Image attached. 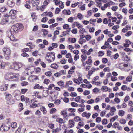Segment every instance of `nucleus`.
<instances>
[{"label": "nucleus", "instance_id": "1", "mask_svg": "<svg viewBox=\"0 0 133 133\" xmlns=\"http://www.w3.org/2000/svg\"><path fill=\"white\" fill-rule=\"evenodd\" d=\"M19 76L18 75L9 72L7 73L5 76V78L9 81H12L15 78H17Z\"/></svg>", "mask_w": 133, "mask_h": 133}, {"label": "nucleus", "instance_id": "2", "mask_svg": "<svg viewBox=\"0 0 133 133\" xmlns=\"http://www.w3.org/2000/svg\"><path fill=\"white\" fill-rule=\"evenodd\" d=\"M4 56L6 59H9L10 58L11 51L9 48L7 47H4L2 50Z\"/></svg>", "mask_w": 133, "mask_h": 133}, {"label": "nucleus", "instance_id": "3", "mask_svg": "<svg viewBox=\"0 0 133 133\" xmlns=\"http://www.w3.org/2000/svg\"><path fill=\"white\" fill-rule=\"evenodd\" d=\"M55 58V53L54 52H48L46 54L45 59L48 62H52Z\"/></svg>", "mask_w": 133, "mask_h": 133}, {"label": "nucleus", "instance_id": "4", "mask_svg": "<svg viewBox=\"0 0 133 133\" xmlns=\"http://www.w3.org/2000/svg\"><path fill=\"white\" fill-rule=\"evenodd\" d=\"M8 121L5 124L3 125V131H8L10 128L11 126L9 125V123L10 124L9 121L10 120V118H9L7 119Z\"/></svg>", "mask_w": 133, "mask_h": 133}, {"label": "nucleus", "instance_id": "5", "mask_svg": "<svg viewBox=\"0 0 133 133\" xmlns=\"http://www.w3.org/2000/svg\"><path fill=\"white\" fill-rule=\"evenodd\" d=\"M16 10H11L9 13V16H10L12 19H15L16 17Z\"/></svg>", "mask_w": 133, "mask_h": 133}, {"label": "nucleus", "instance_id": "6", "mask_svg": "<svg viewBox=\"0 0 133 133\" xmlns=\"http://www.w3.org/2000/svg\"><path fill=\"white\" fill-rule=\"evenodd\" d=\"M20 68L19 64L16 62H14L13 64L11 65L10 67V68L17 70Z\"/></svg>", "mask_w": 133, "mask_h": 133}, {"label": "nucleus", "instance_id": "7", "mask_svg": "<svg viewBox=\"0 0 133 133\" xmlns=\"http://www.w3.org/2000/svg\"><path fill=\"white\" fill-rule=\"evenodd\" d=\"M20 28V25L17 23L12 27L11 30H12L15 32H17L18 31Z\"/></svg>", "mask_w": 133, "mask_h": 133}, {"label": "nucleus", "instance_id": "8", "mask_svg": "<svg viewBox=\"0 0 133 133\" xmlns=\"http://www.w3.org/2000/svg\"><path fill=\"white\" fill-rule=\"evenodd\" d=\"M8 37L10 38V40L12 41H16L17 40L16 39H15L13 35H12L11 32L10 31H8L7 33Z\"/></svg>", "mask_w": 133, "mask_h": 133}, {"label": "nucleus", "instance_id": "9", "mask_svg": "<svg viewBox=\"0 0 133 133\" xmlns=\"http://www.w3.org/2000/svg\"><path fill=\"white\" fill-rule=\"evenodd\" d=\"M9 16L8 15H4L3 19L2 20V24H5L6 22H8L9 21Z\"/></svg>", "mask_w": 133, "mask_h": 133}, {"label": "nucleus", "instance_id": "10", "mask_svg": "<svg viewBox=\"0 0 133 133\" xmlns=\"http://www.w3.org/2000/svg\"><path fill=\"white\" fill-rule=\"evenodd\" d=\"M75 123L73 120H69L68 123V128H72L74 126Z\"/></svg>", "mask_w": 133, "mask_h": 133}, {"label": "nucleus", "instance_id": "11", "mask_svg": "<svg viewBox=\"0 0 133 133\" xmlns=\"http://www.w3.org/2000/svg\"><path fill=\"white\" fill-rule=\"evenodd\" d=\"M9 85L8 84H4L1 86L0 90L1 91H5L7 89Z\"/></svg>", "mask_w": 133, "mask_h": 133}, {"label": "nucleus", "instance_id": "12", "mask_svg": "<svg viewBox=\"0 0 133 133\" xmlns=\"http://www.w3.org/2000/svg\"><path fill=\"white\" fill-rule=\"evenodd\" d=\"M44 16H49L50 17H52L53 16L52 13L51 12H45L43 13L41 15Z\"/></svg>", "mask_w": 133, "mask_h": 133}, {"label": "nucleus", "instance_id": "13", "mask_svg": "<svg viewBox=\"0 0 133 133\" xmlns=\"http://www.w3.org/2000/svg\"><path fill=\"white\" fill-rule=\"evenodd\" d=\"M121 89L123 91L127 90L129 91L131 90V88L125 85L122 86L121 87Z\"/></svg>", "mask_w": 133, "mask_h": 133}, {"label": "nucleus", "instance_id": "14", "mask_svg": "<svg viewBox=\"0 0 133 133\" xmlns=\"http://www.w3.org/2000/svg\"><path fill=\"white\" fill-rule=\"evenodd\" d=\"M50 96L51 97L52 99H55L56 98L57 95L56 94V93L55 92H50Z\"/></svg>", "mask_w": 133, "mask_h": 133}, {"label": "nucleus", "instance_id": "15", "mask_svg": "<svg viewBox=\"0 0 133 133\" xmlns=\"http://www.w3.org/2000/svg\"><path fill=\"white\" fill-rule=\"evenodd\" d=\"M7 2L8 5L10 7H12L14 5L13 0H8Z\"/></svg>", "mask_w": 133, "mask_h": 133}, {"label": "nucleus", "instance_id": "16", "mask_svg": "<svg viewBox=\"0 0 133 133\" xmlns=\"http://www.w3.org/2000/svg\"><path fill=\"white\" fill-rule=\"evenodd\" d=\"M82 116L83 117H86L87 119H88L91 115L90 113H87L86 112H84L82 114Z\"/></svg>", "mask_w": 133, "mask_h": 133}, {"label": "nucleus", "instance_id": "17", "mask_svg": "<svg viewBox=\"0 0 133 133\" xmlns=\"http://www.w3.org/2000/svg\"><path fill=\"white\" fill-rule=\"evenodd\" d=\"M32 4L33 6L34 7L35 6L34 4L36 5H38L39 3V0H32Z\"/></svg>", "mask_w": 133, "mask_h": 133}, {"label": "nucleus", "instance_id": "18", "mask_svg": "<svg viewBox=\"0 0 133 133\" xmlns=\"http://www.w3.org/2000/svg\"><path fill=\"white\" fill-rule=\"evenodd\" d=\"M34 89H43L44 88L42 86H40L39 85L37 84H35V86L34 87Z\"/></svg>", "mask_w": 133, "mask_h": 133}, {"label": "nucleus", "instance_id": "19", "mask_svg": "<svg viewBox=\"0 0 133 133\" xmlns=\"http://www.w3.org/2000/svg\"><path fill=\"white\" fill-rule=\"evenodd\" d=\"M125 43L124 44V47H128L131 44V42H130L129 40H126L125 41Z\"/></svg>", "mask_w": 133, "mask_h": 133}, {"label": "nucleus", "instance_id": "20", "mask_svg": "<svg viewBox=\"0 0 133 133\" xmlns=\"http://www.w3.org/2000/svg\"><path fill=\"white\" fill-rule=\"evenodd\" d=\"M61 130L59 128H57L56 129H53L52 131V133H57L59 132Z\"/></svg>", "mask_w": 133, "mask_h": 133}, {"label": "nucleus", "instance_id": "21", "mask_svg": "<svg viewBox=\"0 0 133 133\" xmlns=\"http://www.w3.org/2000/svg\"><path fill=\"white\" fill-rule=\"evenodd\" d=\"M67 114V112L66 110L61 111V114L63 115L64 118H65L66 117L68 116L66 115Z\"/></svg>", "mask_w": 133, "mask_h": 133}, {"label": "nucleus", "instance_id": "22", "mask_svg": "<svg viewBox=\"0 0 133 133\" xmlns=\"http://www.w3.org/2000/svg\"><path fill=\"white\" fill-rule=\"evenodd\" d=\"M40 110L42 111L44 114H46L47 111L45 107L43 106H41L40 108Z\"/></svg>", "mask_w": 133, "mask_h": 133}, {"label": "nucleus", "instance_id": "23", "mask_svg": "<svg viewBox=\"0 0 133 133\" xmlns=\"http://www.w3.org/2000/svg\"><path fill=\"white\" fill-rule=\"evenodd\" d=\"M62 12L65 15H70L71 14V11L70 10H64Z\"/></svg>", "mask_w": 133, "mask_h": 133}, {"label": "nucleus", "instance_id": "24", "mask_svg": "<svg viewBox=\"0 0 133 133\" xmlns=\"http://www.w3.org/2000/svg\"><path fill=\"white\" fill-rule=\"evenodd\" d=\"M50 67L54 69H57L59 66L56 64L53 63L51 65Z\"/></svg>", "mask_w": 133, "mask_h": 133}, {"label": "nucleus", "instance_id": "25", "mask_svg": "<svg viewBox=\"0 0 133 133\" xmlns=\"http://www.w3.org/2000/svg\"><path fill=\"white\" fill-rule=\"evenodd\" d=\"M107 3L108 4V7L110 6V5H114L115 4V3H114L112 1L110 0H108Z\"/></svg>", "mask_w": 133, "mask_h": 133}, {"label": "nucleus", "instance_id": "26", "mask_svg": "<svg viewBox=\"0 0 133 133\" xmlns=\"http://www.w3.org/2000/svg\"><path fill=\"white\" fill-rule=\"evenodd\" d=\"M91 56H89L88 58H89V59H88V60L86 61V64L88 65H91V64L92 63V60L90 59V58H91Z\"/></svg>", "mask_w": 133, "mask_h": 133}, {"label": "nucleus", "instance_id": "27", "mask_svg": "<svg viewBox=\"0 0 133 133\" xmlns=\"http://www.w3.org/2000/svg\"><path fill=\"white\" fill-rule=\"evenodd\" d=\"M101 89L103 91V92H107L108 91V88L107 86H103L101 87Z\"/></svg>", "mask_w": 133, "mask_h": 133}, {"label": "nucleus", "instance_id": "28", "mask_svg": "<svg viewBox=\"0 0 133 133\" xmlns=\"http://www.w3.org/2000/svg\"><path fill=\"white\" fill-rule=\"evenodd\" d=\"M30 1H28L26 2L25 4V6L26 8L29 9L30 8V6L29 4L30 2Z\"/></svg>", "mask_w": 133, "mask_h": 133}, {"label": "nucleus", "instance_id": "29", "mask_svg": "<svg viewBox=\"0 0 133 133\" xmlns=\"http://www.w3.org/2000/svg\"><path fill=\"white\" fill-rule=\"evenodd\" d=\"M6 100L11 99L12 98V96L10 94H8L6 95Z\"/></svg>", "mask_w": 133, "mask_h": 133}, {"label": "nucleus", "instance_id": "30", "mask_svg": "<svg viewBox=\"0 0 133 133\" xmlns=\"http://www.w3.org/2000/svg\"><path fill=\"white\" fill-rule=\"evenodd\" d=\"M57 84L61 86H62L61 87V88H62L63 87H64V86H63L64 84V83L63 81H61L59 82H57Z\"/></svg>", "mask_w": 133, "mask_h": 133}, {"label": "nucleus", "instance_id": "31", "mask_svg": "<svg viewBox=\"0 0 133 133\" xmlns=\"http://www.w3.org/2000/svg\"><path fill=\"white\" fill-rule=\"evenodd\" d=\"M30 78H31L32 80H36L38 79V76L35 75H31L30 76Z\"/></svg>", "mask_w": 133, "mask_h": 133}, {"label": "nucleus", "instance_id": "32", "mask_svg": "<svg viewBox=\"0 0 133 133\" xmlns=\"http://www.w3.org/2000/svg\"><path fill=\"white\" fill-rule=\"evenodd\" d=\"M7 101L8 104H12L14 103V101L12 99L7 100Z\"/></svg>", "mask_w": 133, "mask_h": 133}, {"label": "nucleus", "instance_id": "33", "mask_svg": "<svg viewBox=\"0 0 133 133\" xmlns=\"http://www.w3.org/2000/svg\"><path fill=\"white\" fill-rule=\"evenodd\" d=\"M63 120L62 118H58V119H57L56 120V121L58 122L61 124L62 123H64V122H63Z\"/></svg>", "mask_w": 133, "mask_h": 133}, {"label": "nucleus", "instance_id": "34", "mask_svg": "<svg viewBox=\"0 0 133 133\" xmlns=\"http://www.w3.org/2000/svg\"><path fill=\"white\" fill-rule=\"evenodd\" d=\"M10 125H11L12 128H15L17 127V123L15 122L12 123V124H10Z\"/></svg>", "mask_w": 133, "mask_h": 133}, {"label": "nucleus", "instance_id": "35", "mask_svg": "<svg viewBox=\"0 0 133 133\" xmlns=\"http://www.w3.org/2000/svg\"><path fill=\"white\" fill-rule=\"evenodd\" d=\"M51 1V0H45L43 3V4L47 6L50 3Z\"/></svg>", "mask_w": 133, "mask_h": 133}, {"label": "nucleus", "instance_id": "36", "mask_svg": "<svg viewBox=\"0 0 133 133\" xmlns=\"http://www.w3.org/2000/svg\"><path fill=\"white\" fill-rule=\"evenodd\" d=\"M80 24L78 22H74L73 25H72V28H73L75 26L78 27L80 25Z\"/></svg>", "mask_w": 133, "mask_h": 133}, {"label": "nucleus", "instance_id": "37", "mask_svg": "<svg viewBox=\"0 0 133 133\" xmlns=\"http://www.w3.org/2000/svg\"><path fill=\"white\" fill-rule=\"evenodd\" d=\"M63 28L64 29H68L70 30L71 28H69V25L67 24H65L63 26Z\"/></svg>", "mask_w": 133, "mask_h": 133}, {"label": "nucleus", "instance_id": "38", "mask_svg": "<svg viewBox=\"0 0 133 133\" xmlns=\"http://www.w3.org/2000/svg\"><path fill=\"white\" fill-rule=\"evenodd\" d=\"M57 111L56 109L55 108H52L50 110V113L52 114L55 113Z\"/></svg>", "mask_w": 133, "mask_h": 133}, {"label": "nucleus", "instance_id": "39", "mask_svg": "<svg viewBox=\"0 0 133 133\" xmlns=\"http://www.w3.org/2000/svg\"><path fill=\"white\" fill-rule=\"evenodd\" d=\"M104 37V35L103 34H102L101 35V36L99 37L97 39V40L98 41H99L101 40H102L103 39Z\"/></svg>", "mask_w": 133, "mask_h": 133}, {"label": "nucleus", "instance_id": "40", "mask_svg": "<svg viewBox=\"0 0 133 133\" xmlns=\"http://www.w3.org/2000/svg\"><path fill=\"white\" fill-rule=\"evenodd\" d=\"M53 1L54 2L55 5H56L57 6L59 4H60L61 2H62L58 0H53Z\"/></svg>", "mask_w": 133, "mask_h": 133}, {"label": "nucleus", "instance_id": "41", "mask_svg": "<svg viewBox=\"0 0 133 133\" xmlns=\"http://www.w3.org/2000/svg\"><path fill=\"white\" fill-rule=\"evenodd\" d=\"M125 112L123 110H119V111L118 114L119 116H123L124 115Z\"/></svg>", "mask_w": 133, "mask_h": 133}, {"label": "nucleus", "instance_id": "42", "mask_svg": "<svg viewBox=\"0 0 133 133\" xmlns=\"http://www.w3.org/2000/svg\"><path fill=\"white\" fill-rule=\"evenodd\" d=\"M46 6L43 4V5L39 8V9L41 11H43L46 8Z\"/></svg>", "mask_w": 133, "mask_h": 133}, {"label": "nucleus", "instance_id": "43", "mask_svg": "<svg viewBox=\"0 0 133 133\" xmlns=\"http://www.w3.org/2000/svg\"><path fill=\"white\" fill-rule=\"evenodd\" d=\"M7 10V9L5 7H3L0 9V11L1 12H4Z\"/></svg>", "mask_w": 133, "mask_h": 133}, {"label": "nucleus", "instance_id": "44", "mask_svg": "<svg viewBox=\"0 0 133 133\" xmlns=\"http://www.w3.org/2000/svg\"><path fill=\"white\" fill-rule=\"evenodd\" d=\"M132 79V76H128L126 78V81L127 82L131 81Z\"/></svg>", "mask_w": 133, "mask_h": 133}, {"label": "nucleus", "instance_id": "45", "mask_svg": "<svg viewBox=\"0 0 133 133\" xmlns=\"http://www.w3.org/2000/svg\"><path fill=\"white\" fill-rule=\"evenodd\" d=\"M75 121L76 122H78L79 121H81V120L80 117L79 116H76L74 118Z\"/></svg>", "mask_w": 133, "mask_h": 133}, {"label": "nucleus", "instance_id": "46", "mask_svg": "<svg viewBox=\"0 0 133 133\" xmlns=\"http://www.w3.org/2000/svg\"><path fill=\"white\" fill-rule=\"evenodd\" d=\"M5 63L3 62L1 63L0 65V69H4L5 68Z\"/></svg>", "mask_w": 133, "mask_h": 133}, {"label": "nucleus", "instance_id": "47", "mask_svg": "<svg viewBox=\"0 0 133 133\" xmlns=\"http://www.w3.org/2000/svg\"><path fill=\"white\" fill-rule=\"evenodd\" d=\"M28 90V89H22L21 90V92L23 94H24Z\"/></svg>", "mask_w": 133, "mask_h": 133}, {"label": "nucleus", "instance_id": "48", "mask_svg": "<svg viewBox=\"0 0 133 133\" xmlns=\"http://www.w3.org/2000/svg\"><path fill=\"white\" fill-rule=\"evenodd\" d=\"M119 122L123 124H124L126 122V121L124 119L122 118L120 120Z\"/></svg>", "mask_w": 133, "mask_h": 133}, {"label": "nucleus", "instance_id": "49", "mask_svg": "<svg viewBox=\"0 0 133 133\" xmlns=\"http://www.w3.org/2000/svg\"><path fill=\"white\" fill-rule=\"evenodd\" d=\"M30 107L31 108H36V107H38V105L35 103H33L31 104L30 105Z\"/></svg>", "mask_w": 133, "mask_h": 133}, {"label": "nucleus", "instance_id": "50", "mask_svg": "<svg viewBox=\"0 0 133 133\" xmlns=\"http://www.w3.org/2000/svg\"><path fill=\"white\" fill-rule=\"evenodd\" d=\"M40 64L43 68H45L46 67V65L44 62L41 61Z\"/></svg>", "mask_w": 133, "mask_h": 133}, {"label": "nucleus", "instance_id": "51", "mask_svg": "<svg viewBox=\"0 0 133 133\" xmlns=\"http://www.w3.org/2000/svg\"><path fill=\"white\" fill-rule=\"evenodd\" d=\"M70 95L72 97H76L77 96V94L74 92H72L71 93Z\"/></svg>", "mask_w": 133, "mask_h": 133}, {"label": "nucleus", "instance_id": "52", "mask_svg": "<svg viewBox=\"0 0 133 133\" xmlns=\"http://www.w3.org/2000/svg\"><path fill=\"white\" fill-rule=\"evenodd\" d=\"M118 7L117 6H112L111 7V9L113 11H116L117 9H118Z\"/></svg>", "mask_w": 133, "mask_h": 133}, {"label": "nucleus", "instance_id": "53", "mask_svg": "<svg viewBox=\"0 0 133 133\" xmlns=\"http://www.w3.org/2000/svg\"><path fill=\"white\" fill-rule=\"evenodd\" d=\"M70 39L69 38V40L72 43H75L76 41V39L75 38H72L70 39Z\"/></svg>", "mask_w": 133, "mask_h": 133}, {"label": "nucleus", "instance_id": "54", "mask_svg": "<svg viewBox=\"0 0 133 133\" xmlns=\"http://www.w3.org/2000/svg\"><path fill=\"white\" fill-rule=\"evenodd\" d=\"M86 42L85 39H82L81 40H79V42L81 44H82L83 43Z\"/></svg>", "mask_w": 133, "mask_h": 133}, {"label": "nucleus", "instance_id": "55", "mask_svg": "<svg viewBox=\"0 0 133 133\" xmlns=\"http://www.w3.org/2000/svg\"><path fill=\"white\" fill-rule=\"evenodd\" d=\"M60 100L59 99H57L56 100V101L54 102V103L56 105H59L60 104Z\"/></svg>", "mask_w": 133, "mask_h": 133}, {"label": "nucleus", "instance_id": "56", "mask_svg": "<svg viewBox=\"0 0 133 133\" xmlns=\"http://www.w3.org/2000/svg\"><path fill=\"white\" fill-rule=\"evenodd\" d=\"M28 84V82L26 81H23L21 83V85L22 86H26Z\"/></svg>", "mask_w": 133, "mask_h": 133}, {"label": "nucleus", "instance_id": "57", "mask_svg": "<svg viewBox=\"0 0 133 133\" xmlns=\"http://www.w3.org/2000/svg\"><path fill=\"white\" fill-rule=\"evenodd\" d=\"M114 100L115 102H116L117 103H118L120 102V100L118 98L116 97L115 98Z\"/></svg>", "mask_w": 133, "mask_h": 133}, {"label": "nucleus", "instance_id": "58", "mask_svg": "<svg viewBox=\"0 0 133 133\" xmlns=\"http://www.w3.org/2000/svg\"><path fill=\"white\" fill-rule=\"evenodd\" d=\"M35 114L36 115H38L39 116H40L41 115V113L39 110H37L36 111Z\"/></svg>", "mask_w": 133, "mask_h": 133}, {"label": "nucleus", "instance_id": "59", "mask_svg": "<svg viewBox=\"0 0 133 133\" xmlns=\"http://www.w3.org/2000/svg\"><path fill=\"white\" fill-rule=\"evenodd\" d=\"M58 25V23H55L50 25V27L51 28H54L57 26Z\"/></svg>", "mask_w": 133, "mask_h": 133}, {"label": "nucleus", "instance_id": "60", "mask_svg": "<svg viewBox=\"0 0 133 133\" xmlns=\"http://www.w3.org/2000/svg\"><path fill=\"white\" fill-rule=\"evenodd\" d=\"M77 17L80 20H81L83 18L82 15L80 13H78L77 15Z\"/></svg>", "mask_w": 133, "mask_h": 133}, {"label": "nucleus", "instance_id": "61", "mask_svg": "<svg viewBox=\"0 0 133 133\" xmlns=\"http://www.w3.org/2000/svg\"><path fill=\"white\" fill-rule=\"evenodd\" d=\"M81 98L80 96H78L75 99V101L76 102H78L79 101Z\"/></svg>", "mask_w": 133, "mask_h": 133}, {"label": "nucleus", "instance_id": "62", "mask_svg": "<svg viewBox=\"0 0 133 133\" xmlns=\"http://www.w3.org/2000/svg\"><path fill=\"white\" fill-rule=\"evenodd\" d=\"M55 22V20L54 19H50L48 21V23L49 24L54 23Z\"/></svg>", "mask_w": 133, "mask_h": 133}, {"label": "nucleus", "instance_id": "63", "mask_svg": "<svg viewBox=\"0 0 133 133\" xmlns=\"http://www.w3.org/2000/svg\"><path fill=\"white\" fill-rule=\"evenodd\" d=\"M17 84H14L10 85V88L11 89H13L14 88L16 87Z\"/></svg>", "mask_w": 133, "mask_h": 133}, {"label": "nucleus", "instance_id": "64", "mask_svg": "<svg viewBox=\"0 0 133 133\" xmlns=\"http://www.w3.org/2000/svg\"><path fill=\"white\" fill-rule=\"evenodd\" d=\"M42 31L43 32L44 34L45 35H47L48 33V31L45 29H42Z\"/></svg>", "mask_w": 133, "mask_h": 133}]
</instances>
